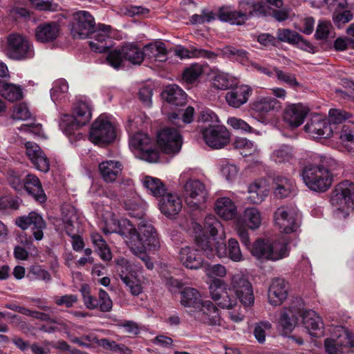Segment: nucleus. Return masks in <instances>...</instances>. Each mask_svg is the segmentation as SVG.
<instances>
[{
  "instance_id": "nucleus-56",
  "label": "nucleus",
  "mask_w": 354,
  "mask_h": 354,
  "mask_svg": "<svg viewBox=\"0 0 354 354\" xmlns=\"http://www.w3.org/2000/svg\"><path fill=\"white\" fill-rule=\"evenodd\" d=\"M194 115V109L192 106H188L183 112L178 111V113L170 114L169 119L172 123L180 127H181V122L191 123L193 120Z\"/></svg>"
},
{
  "instance_id": "nucleus-23",
  "label": "nucleus",
  "mask_w": 354,
  "mask_h": 354,
  "mask_svg": "<svg viewBox=\"0 0 354 354\" xmlns=\"http://www.w3.org/2000/svg\"><path fill=\"white\" fill-rule=\"evenodd\" d=\"M185 202L193 209L198 208L207 198L205 185L198 180H189L185 185Z\"/></svg>"
},
{
  "instance_id": "nucleus-48",
  "label": "nucleus",
  "mask_w": 354,
  "mask_h": 354,
  "mask_svg": "<svg viewBox=\"0 0 354 354\" xmlns=\"http://www.w3.org/2000/svg\"><path fill=\"white\" fill-rule=\"evenodd\" d=\"M180 304L185 307H192L196 310L200 307L205 301L201 299L200 292L194 288H185L180 292Z\"/></svg>"
},
{
  "instance_id": "nucleus-63",
  "label": "nucleus",
  "mask_w": 354,
  "mask_h": 354,
  "mask_svg": "<svg viewBox=\"0 0 354 354\" xmlns=\"http://www.w3.org/2000/svg\"><path fill=\"white\" fill-rule=\"evenodd\" d=\"M118 327L123 328L125 333L132 335H138L140 333L141 326L137 322L132 320H124L118 323Z\"/></svg>"
},
{
  "instance_id": "nucleus-17",
  "label": "nucleus",
  "mask_w": 354,
  "mask_h": 354,
  "mask_svg": "<svg viewBox=\"0 0 354 354\" xmlns=\"http://www.w3.org/2000/svg\"><path fill=\"white\" fill-rule=\"evenodd\" d=\"M299 212L292 205H283L274 212V222L277 227L283 233L290 234L298 227Z\"/></svg>"
},
{
  "instance_id": "nucleus-39",
  "label": "nucleus",
  "mask_w": 354,
  "mask_h": 354,
  "mask_svg": "<svg viewBox=\"0 0 354 354\" xmlns=\"http://www.w3.org/2000/svg\"><path fill=\"white\" fill-rule=\"evenodd\" d=\"M176 56L180 59L189 58H207L208 59H214L216 58V54L212 51L207 50L203 48L191 46L189 48H186L183 46H177L174 49Z\"/></svg>"
},
{
  "instance_id": "nucleus-33",
  "label": "nucleus",
  "mask_w": 354,
  "mask_h": 354,
  "mask_svg": "<svg viewBox=\"0 0 354 354\" xmlns=\"http://www.w3.org/2000/svg\"><path fill=\"white\" fill-rule=\"evenodd\" d=\"M214 209L215 213L224 221L234 219L238 213L235 202L228 196L218 197L215 201Z\"/></svg>"
},
{
  "instance_id": "nucleus-59",
  "label": "nucleus",
  "mask_w": 354,
  "mask_h": 354,
  "mask_svg": "<svg viewBox=\"0 0 354 354\" xmlns=\"http://www.w3.org/2000/svg\"><path fill=\"white\" fill-rule=\"evenodd\" d=\"M28 277L32 280H43L47 282L51 279L50 273L40 266H31Z\"/></svg>"
},
{
  "instance_id": "nucleus-4",
  "label": "nucleus",
  "mask_w": 354,
  "mask_h": 354,
  "mask_svg": "<svg viewBox=\"0 0 354 354\" xmlns=\"http://www.w3.org/2000/svg\"><path fill=\"white\" fill-rule=\"evenodd\" d=\"M304 303L301 298H293L288 306L281 310L278 321L279 326L284 333H290L296 326L299 317L302 316L304 326L311 336H323L324 327L322 318L313 310L304 312Z\"/></svg>"
},
{
  "instance_id": "nucleus-30",
  "label": "nucleus",
  "mask_w": 354,
  "mask_h": 354,
  "mask_svg": "<svg viewBox=\"0 0 354 354\" xmlns=\"http://www.w3.org/2000/svg\"><path fill=\"white\" fill-rule=\"evenodd\" d=\"M252 93V89L250 86L241 84L227 92L225 98L230 107L238 109L247 103Z\"/></svg>"
},
{
  "instance_id": "nucleus-40",
  "label": "nucleus",
  "mask_w": 354,
  "mask_h": 354,
  "mask_svg": "<svg viewBox=\"0 0 354 354\" xmlns=\"http://www.w3.org/2000/svg\"><path fill=\"white\" fill-rule=\"evenodd\" d=\"M128 187V192L130 198L124 199L123 203L124 208L129 211V214L133 217L140 216L142 214V211L138 204V198L135 192L134 183L130 178H127L123 181Z\"/></svg>"
},
{
  "instance_id": "nucleus-49",
  "label": "nucleus",
  "mask_w": 354,
  "mask_h": 354,
  "mask_svg": "<svg viewBox=\"0 0 354 354\" xmlns=\"http://www.w3.org/2000/svg\"><path fill=\"white\" fill-rule=\"evenodd\" d=\"M236 83L235 77L227 73L216 70L213 72L212 84L214 88L227 90Z\"/></svg>"
},
{
  "instance_id": "nucleus-53",
  "label": "nucleus",
  "mask_w": 354,
  "mask_h": 354,
  "mask_svg": "<svg viewBox=\"0 0 354 354\" xmlns=\"http://www.w3.org/2000/svg\"><path fill=\"white\" fill-rule=\"evenodd\" d=\"M91 238L100 258L103 261H109L112 259V254L102 236L97 232H93Z\"/></svg>"
},
{
  "instance_id": "nucleus-36",
  "label": "nucleus",
  "mask_w": 354,
  "mask_h": 354,
  "mask_svg": "<svg viewBox=\"0 0 354 354\" xmlns=\"http://www.w3.org/2000/svg\"><path fill=\"white\" fill-rule=\"evenodd\" d=\"M295 156V151L292 146L279 144L273 147L270 153V160L275 164L281 165L290 162Z\"/></svg>"
},
{
  "instance_id": "nucleus-10",
  "label": "nucleus",
  "mask_w": 354,
  "mask_h": 354,
  "mask_svg": "<svg viewBox=\"0 0 354 354\" xmlns=\"http://www.w3.org/2000/svg\"><path fill=\"white\" fill-rule=\"evenodd\" d=\"M330 203L333 216L338 218H346L354 209V183L348 180L339 183L335 188Z\"/></svg>"
},
{
  "instance_id": "nucleus-45",
  "label": "nucleus",
  "mask_w": 354,
  "mask_h": 354,
  "mask_svg": "<svg viewBox=\"0 0 354 354\" xmlns=\"http://www.w3.org/2000/svg\"><path fill=\"white\" fill-rule=\"evenodd\" d=\"M145 57L159 62H164L167 59V49L163 42L156 41L150 43L143 48Z\"/></svg>"
},
{
  "instance_id": "nucleus-47",
  "label": "nucleus",
  "mask_w": 354,
  "mask_h": 354,
  "mask_svg": "<svg viewBox=\"0 0 354 354\" xmlns=\"http://www.w3.org/2000/svg\"><path fill=\"white\" fill-rule=\"evenodd\" d=\"M0 95L6 100L14 102L23 97V91L19 85L0 81Z\"/></svg>"
},
{
  "instance_id": "nucleus-6",
  "label": "nucleus",
  "mask_w": 354,
  "mask_h": 354,
  "mask_svg": "<svg viewBox=\"0 0 354 354\" xmlns=\"http://www.w3.org/2000/svg\"><path fill=\"white\" fill-rule=\"evenodd\" d=\"M93 104L85 96L76 99L72 106L71 114H63L59 122L60 130L73 144L84 138L83 133L77 132L80 127L88 124L92 118Z\"/></svg>"
},
{
  "instance_id": "nucleus-44",
  "label": "nucleus",
  "mask_w": 354,
  "mask_h": 354,
  "mask_svg": "<svg viewBox=\"0 0 354 354\" xmlns=\"http://www.w3.org/2000/svg\"><path fill=\"white\" fill-rule=\"evenodd\" d=\"M162 97L168 103L181 106L185 102L186 93L176 84L167 86L162 93Z\"/></svg>"
},
{
  "instance_id": "nucleus-54",
  "label": "nucleus",
  "mask_w": 354,
  "mask_h": 354,
  "mask_svg": "<svg viewBox=\"0 0 354 354\" xmlns=\"http://www.w3.org/2000/svg\"><path fill=\"white\" fill-rule=\"evenodd\" d=\"M234 149L239 150L243 156L256 155L259 149L251 140L245 138H236L233 143Z\"/></svg>"
},
{
  "instance_id": "nucleus-41",
  "label": "nucleus",
  "mask_w": 354,
  "mask_h": 354,
  "mask_svg": "<svg viewBox=\"0 0 354 354\" xmlns=\"http://www.w3.org/2000/svg\"><path fill=\"white\" fill-rule=\"evenodd\" d=\"M24 189L34 197V198L40 202L44 203L46 201V196L42 188L39 178L32 174L26 176L24 180Z\"/></svg>"
},
{
  "instance_id": "nucleus-52",
  "label": "nucleus",
  "mask_w": 354,
  "mask_h": 354,
  "mask_svg": "<svg viewBox=\"0 0 354 354\" xmlns=\"http://www.w3.org/2000/svg\"><path fill=\"white\" fill-rule=\"evenodd\" d=\"M68 85L67 82L64 79H59L53 84L50 90V97L52 100L57 104L68 97Z\"/></svg>"
},
{
  "instance_id": "nucleus-12",
  "label": "nucleus",
  "mask_w": 354,
  "mask_h": 354,
  "mask_svg": "<svg viewBox=\"0 0 354 354\" xmlns=\"http://www.w3.org/2000/svg\"><path fill=\"white\" fill-rule=\"evenodd\" d=\"M192 229L196 242L198 235H200L201 239L207 238L212 246H215L216 242L225 241L226 239L223 225L215 216L212 214L205 217L203 227L199 223H194Z\"/></svg>"
},
{
  "instance_id": "nucleus-7",
  "label": "nucleus",
  "mask_w": 354,
  "mask_h": 354,
  "mask_svg": "<svg viewBox=\"0 0 354 354\" xmlns=\"http://www.w3.org/2000/svg\"><path fill=\"white\" fill-rule=\"evenodd\" d=\"M196 245L208 259H214L216 256L219 259L228 258L233 262L244 261L243 254L241 250L238 241L230 238L226 244L224 241H218L212 246L207 238L201 239L197 236Z\"/></svg>"
},
{
  "instance_id": "nucleus-16",
  "label": "nucleus",
  "mask_w": 354,
  "mask_h": 354,
  "mask_svg": "<svg viewBox=\"0 0 354 354\" xmlns=\"http://www.w3.org/2000/svg\"><path fill=\"white\" fill-rule=\"evenodd\" d=\"M143 50L132 44L124 46L121 50H114L111 51L106 57L108 64L115 69H118L124 60L132 64L139 65L144 59Z\"/></svg>"
},
{
  "instance_id": "nucleus-1",
  "label": "nucleus",
  "mask_w": 354,
  "mask_h": 354,
  "mask_svg": "<svg viewBox=\"0 0 354 354\" xmlns=\"http://www.w3.org/2000/svg\"><path fill=\"white\" fill-rule=\"evenodd\" d=\"M97 214L102 216L100 227L106 234L118 233L124 237V241L135 255L144 252L157 250L160 246L158 234L153 225L146 221H142L138 225L139 232L127 219L117 221L111 212L105 214L97 209Z\"/></svg>"
},
{
  "instance_id": "nucleus-34",
  "label": "nucleus",
  "mask_w": 354,
  "mask_h": 354,
  "mask_svg": "<svg viewBox=\"0 0 354 354\" xmlns=\"http://www.w3.org/2000/svg\"><path fill=\"white\" fill-rule=\"evenodd\" d=\"M102 178L106 183H113L122 174L123 165L116 160H106L99 164Z\"/></svg>"
},
{
  "instance_id": "nucleus-13",
  "label": "nucleus",
  "mask_w": 354,
  "mask_h": 354,
  "mask_svg": "<svg viewBox=\"0 0 354 354\" xmlns=\"http://www.w3.org/2000/svg\"><path fill=\"white\" fill-rule=\"evenodd\" d=\"M116 137L115 127L111 117L101 114L91 125L89 139L96 145H107L113 142Z\"/></svg>"
},
{
  "instance_id": "nucleus-11",
  "label": "nucleus",
  "mask_w": 354,
  "mask_h": 354,
  "mask_svg": "<svg viewBox=\"0 0 354 354\" xmlns=\"http://www.w3.org/2000/svg\"><path fill=\"white\" fill-rule=\"evenodd\" d=\"M53 225L57 231H65L72 239L73 249L81 251L84 245L83 239L78 235L80 222L75 209L73 207L63 209L62 218L56 219Z\"/></svg>"
},
{
  "instance_id": "nucleus-32",
  "label": "nucleus",
  "mask_w": 354,
  "mask_h": 354,
  "mask_svg": "<svg viewBox=\"0 0 354 354\" xmlns=\"http://www.w3.org/2000/svg\"><path fill=\"white\" fill-rule=\"evenodd\" d=\"M250 108L254 112L265 115L281 108L280 102L270 95H259L250 103Z\"/></svg>"
},
{
  "instance_id": "nucleus-27",
  "label": "nucleus",
  "mask_w": 354,
  "mask_h": 354,
  "mask_svg": "<svg viewBox=\"0 0 354 354\" xmlns=\"http://www.w3.org/2000/svg\"><path fill=\"white\" fill-rule=\"evenodd\" d=\"M308 112V106L302 104H290L284 110L283 119L291 128H297L304 123Z\"/></svg>"
},
{
  "instance_id": "nucleus-55",
  "label": "nucleus",
  "mask_w": 354,
  "mask_h": 354,
  "mask_svg": "<svg viewBox=\"0 0 354 354\" xmlns=\"http://www.w3.org/2000/svg\"><path fill=\"white\" fill-rule=\"evenodd\" d=\"M218 168L223 177L227 181H234L239 176V169L234 163L228 160H219Z\"/></svg>"
},
{
  "instance_id": "nucleus-8",
  "label": "nucleus",
  "mask_w": 354,
  "mask_h": 354,
  "mask_svg": "<svg viewBox=\"0 0 354 354\" xmlns=\"http://www.w3.org/2000/svg\"><path fill=\"white\" fill-rule=\"evenodd\" d=\"M288 238L284 236L274 240L258 239L249 250L257 259L276 261L288 256Z\"/></svg>"
},
{
  "instance_id": "nucleus-9",
  "label": "nucleus",
  "mask_w": 354,
  "mask_h": 354,
  "mask_svg": "<svg viewBox=\"0 0 354 354\" xmlns=\"http://www.w3.org/2000/svg\"><path fill=\"white\" fill-rule=\"evenodd\" d=\"M264 4L254 0H240L239 10H232L230 6H223L218 10V18L222 21L234 25H242L252 17L265 15Z\"/></svg>"
},
{
  "instance_id": "nucleus-60",
  "label": "nucleus",
  "mask_w": 354,
  "mask_h": 354,
  "mask_svg": "<svg viewBox=\"0 0 354 354\" xmlns=\"http://www.w3.org/2000/svg\"><path fill=\"white\" fill-rule=\"evenodd\" d=\"M274 71L279 81L288 84L292 88H297L300 86L294 74L284 72L278 68H274Z\"/></svg>"
},
{
  "instance_id": "nucleus-15",
  "label": "nucleus",
  "mask_w": 354,
  "mask_h": 354,
  "mask_svg": "<svg viewBox=\"0 0 354 354\" xmlns=\"http://www.w3.org/2000/svg\"><path fill=\"white\" fill-rule=\"evenodd\" d=\"M117 272L133 295L138 296L142 292L145 283L144 278L138 276L129 261L124 258L118 259Z\"/></svg>"
},
{
  "instance_id": "nucleus-51",
  "label": "nucleus",
  "mask_w": 354,
  "mask_h": 354,
  "mask_svg": "<svg viewBox=\"0 0 354 354\" xmlns=\"http://www.w3.org/2000/svg\"><path fill=\"white\" fill-rule=\"evenodd\" d=\"M339 138L346 149L354 153V122L348 120L341 130Z\"/></svg>"
},
{
  "instance_id": "nucleus-28",
  "label": "nucleus",
  "mask_w": 354,
  "mask_h": 354,
  "mask_svg": "<svg viewBox=\"0 0 354 354\" xmlns=\"http://www.w3.org/2000/svg\"><path fill=\"white\" fill-rule=\"evenodd\" d=\"M289 292V284L283 279H274L268 288V302L272 306H280L287 299Z\"/></svg>"
},
{
  "instance_id": "nucleus-50",
  "label": "nucleus",
  "mask_w": 354,
  "mask_h": 354,
  "mask_svg": "<svg viewBox=\"0 0 354 354\" xmlns=\"http://www.w3.org/2000/svg\"><path fill=\"white\" fill-rule=\"evenodd\" d=\"M205 66L199 63H194L185 68L183 72V80L189 84L196 83L205 71Z\"/></svg>"
},
{
  "instance_id": "nucleus-2",
  "label": "nucleus",
  "mask_w": 354,
  "mask_h": 354,
  "mask_svg": "<svg viewBox=\"0 0 354 354\" xmlns=\"http://www.w3.org/2000/svg\"><path fill=\"white\" fill-rule=\"evenodd\" d=\"M231 288L227 289V285L222 279H215L209 286L212 299L222 308H232L237 304V299L245 306L254 304V297L250 282L241 272L232 275Z\"/></svg>"
},
{
  "instance_id": "nucleus-18",
  "label": "nucleus",
  "mask_w": 354,
  "mask_h": 354,
  "mask_svg": "<svg viewBox=\"0 0 354 354\" xmlns=\"http://www.w3.org/2000/svg\"><path fill=\"white\" fill-rule=\"evenodd\" d=\"M200 131L205 144L212 149L223 148L230 142V132L223 125L209 124L202 127Z\"/></svg>"
},
{
  "instance_id": "nucleus-64",
  "label": "nucleus",
  "mask_w": 354,
  "mask_h": 354,
  "mask_svg": "<svg viewBox=\"0 0 354 354\" xmlns=\"http://www.w3.org/2000/svg\"><path fill=\"white\" fill-rule=\"evenodd\" d=\"M353 14L350 10H344L333 13V21L334 24L340 27L353 19Z\"/></svg>"
},
{
  "instance_id": "nucleus-57",
  "label": "nucleus",
  "mask_w": 354,
  "mask_h": 354,
  "mask_svg": "<svg viewBox=\"0 0 354 354\" xmlns=\"http://www.w3.org/2000/svg\"><path fill=\"white\" fill-rule=\"evenodd\" d=\"M204 272L206 276L212 279V283L218 277H224L227 274L225 267L221 264L209 265L204 266Z\"/></svg>"
},
{
  "instance_id": "nucleus-61",
  "label": "nucleus",
  "mask_w": 354,
  "mask_h": 354,
  "mask_svg": "<svg viewBox=\"0 0 354 354\" xmlns=\"http://www.w3.org/2000/svg\"><path fill=\"white\" fill-rule=\"evenodd\" d=\"M215 17V14L212 11L203 10L201 14H195L191 16L189 21L192 24H203L214 21Z\"/></svg>"
},
{
  "instance_id": "nucleus-31",
  "label": "nucleus",
  "mask_w": 354,
  "mask_h": 354,
  "mask_svg": "<svg viewBox=\"0 0 354 354\" xmlns=\"http://www.w3.org/2000/svg\"><path fill=\"white\" fill-rule=\"evenodd\" d=\"M179 260L185 268L190 270H198L203 267L205 263L200 252L190 246H185L180 249Z\"/></svg>"
},
{
  "instance_id": "nucleus-19",
  "label": "nucleus",
  "mask_w": 354,
  "mask_h": 354,
  "mask_svg": "<svg viewBox=\"0 0 354 354\" xmlns=\"http://www.w3.org/2000/svg\"><path fill=\"white\" fill-rule=\"evenodd\" d=\"M8 55L14 59L32 58L35 50L27 38L19 34H11L8 37Z\"/></svg>"
},
{
  "instance_id": "nucleus-22",
  "label": "nucleus",
  "mask_w": 354,
  "mask_h": 354,
  "mask_svg": "<svg viewBox=\"0 0 354 354\" xmlns=\"http://www.w3.org/2000/svg\"><path fill=\"white\" fill-rule=\"evenodd\" d=\"M157 143L164 153L176 154L181 149L183 140L178 130L167 127L158 132Z\"/></svg>"
},
{
  "instance_id": "nucleus-14",
  "label": "nucleus",
  "mask_w": 354,
  "mask_h": 354,
  "mask_svg": "<svg viewBox=\"0 0 354 354\" xmlns=\"http://www.w3.org/2000/svg\"><path fill=\"white\" fill-rule=\"evenodd\" d=\"M129 147L138 158L149 162H156L159 159V153L152 149L151 139L146 133L138 132L130 136Z\"/></svg>"
},
{
  "instance_id": "nucleus-25",
  "label": "nucleus",
  "mask_w": 354,
  "mask_h": 354,
  "mask_svg": "<svg viewBox=\"0 0 354 354\" xmlns=\"http://www.w3.org/2000/svg\"><path fill=\"white\" fill-rule=\"evenodd\" d=\"M305 131L313 138H326L333 133V127L326 118L319 115H313L304 126Z\"/></svg>"
},
{
  "instance_id": "nucleus-20",
  "label": "nucleus",
  "mask_w": 354,
  "mask_h": 354,
  "mask_svg": "<svg viewBox=\"0 0 354 354\" xmlns=\"http://www.w3.org/2000/svg\"><path fill=\"white\" fill-rule=\"evenodd\" d=\"M194 319L209 326L216 328H227L221 317L219 310L210 301H205L202 305L193 312Z\"/></svg>"
},
{
  "instance_id": "nucleus-43",
  "label": "nucleus",
  "mask_w": 354,
  "mask_h": 354,
  "mask_svg": "<svg viewBox=\"0 0 354 354\" xmlns=\"http://www.w3.org/2000/svg\"><path fill=\"white\" fill-rule=\"evenodd\" d=\"M270 189L265 180H259L251 184L248 187V201L254 204L261 203L268 195Z\"/></svg>"
},
{
  "instance_id": "nucleus-37",
  "label": "nucleus",
  "mask_w": 354,
  "mask_h": 354,
  "mask_svg": "<svg viewBox=\"0 0 354 354\" xmlns=\"http://www.w3.org/2000/svg\"><path fill=\"white\" fill-rule=\"evenodd\" d=\"M272 190L277 198H285L295 192V183L292 180L284 176H277L273 178Z\"/></svg>"
},
{
  "instance_id": "nucleus-38",
  "label": "nucleus",
  "mask_w": 354,
  "mask_h": 354,
  "mask_svg": "<svg viewBox=\"0 0 354 354\" xmlns=\"http://www.w3.org/2000/svg\"><path fill=\"white\" fill-rule=\"evenodd\" d=\"M277 39L279 41L296 45L306 51H310L313 48L311 44L304 39L299 34L289 29H279L277 32Z\"/></svg>"
},
{
  "instance_id": "nucleus-42",
  "label": "nucleus",
  "mask_w": 354,
  "mask_h": 354,
  "mask_svg": "<svg viewBox=\"0 0 354 354\" xmlns=\"http://www.w3.org/2000/svg\"><path fill=\"white\" fill-rule=\"evenodd\" d=\"M35 34V38L39 42H50L57 37L59 26L55 22L42 24L37 27Z\"/></svg>"
},
{
  "instance_id": "nucleus-5",
  "label": "nucleus",
  "mask_w": 354,
  "mask_h": 354,
  "mask_svg": "<svg viewBox=\"0 0 354 354\" xmlns=\"http://www.w3.org/2000/svg\"><path fill=\"white\" fill-rule=\"evenodd\" d=\"M307 162L302 168L300 176L306 186L312 191L324 192L331 185L333 177L328 167L334 160L326 155L310 152Z\"/></svg>"
},
{
  "instance_id": "nucleus-58",
  "label": "nucleus",
  "mask_w": 354,
  "mask_h": 354,
  "mask_svg": "<svg viewBox=\"0 0 354 354\" xmlns=\"http://www.w3.org/2000/svg\"><path fill=\"white\" fill-rule=\"evenodd\" d=\"M227 123L235 130H240L245 133H254L259 134V131L253 129L245 121L236 117H230L227 119Z\"/></svg>"
},
{
  "instance_id": "nucleus-29",
  "label": "nucleus",
  "mask_w": 354,
  "mask_h": 354,
  "mask_svg": "<svg viewBox=\"0 0 354 354\" xmlns=\"http://www.w3.org/2000/svg\"><path fill=\"white\" fill-rule=\"evenodd\" d=\"M26 153L35 167L42 172H47L50 169L49 160L39 145L32 142L25 144Z\"/></svg>"
},
{
  "instance_id": "nucleus-26",
  "label": "nucleus",
  "mask_w": 354,
  "mask_h": 354,
  "mask_svg": "<svg viewBox=\"0 0 354 354\" xmlns=\"http://www.w3.org/2000/svg\"><path fill=\"white\" fill-rule=\"evenodd\" d=\"M158 209L169 219H174L182 209L183 202L179 195L174 192H165L158 200Z\"/></svg>"
},
{
  "instance_id": "nucleus-24",
  "label": "nucleus",
  "mask_w": 354,
  "mask_h": 354,
  "mask_svg": "<svg viewBox=\"0 0 354 354\" xmlns=\"http://www.w3.org/2000/svg\"><path fill=\"white\" fill-rule=\"evenodd\" d=\"M15 224L22 230L30 228L36 241H41L44 238V230L46 224L41 215L36 212H31L28 215L17 218Z\"/></svg>"
},
{
  "instance_id": "nucleus-21",
  "label": "nucleus",
  "mask_w": 354,
  "mask_h": 354,
  "mask_svg": "<svg viewBox=\"0 0 354 354\" xmlns=\"http://www.w3.org/2000/svg\"><path fill=\"white\" fill-rule=\"evenodd\" d=\"M351 346V336L342 326H336L331 337L324 341L327 354H344Z\"/></svg>"
},
{
  "instance_id": "nucleus-35",
  "label": "nucleus",
  "mask_w": 354,
  "mask_h": 354,
  "mask_svg": "<svg viewBox=\"0 0 354 354\" xmlns=\"http://www.w3.org/2000/svg\"><path fill=\"white\" fill-rule=\"evenodd\" d=\"M262 219V214L259 209L254 207H246L243 214L236 221V225H245L254 230L261 226Z\"/></svg>"
},
{
  "instance_id": "nucleus-3",
  "label": "nucleus",
  "mask_w": 354,
  "mask_h": 354,
  "mask_svg": "<svg viewBox=\"0 0 354 354\" xmlns=\"http://www.w3.org/2000/svg\"><path fill=\"white\" fill-rule=\"evenodd\" d=\"M94 18L87 11L80 10L73 14L71 32L74 38L89 37V46L94 52L103 53L111 48L113 42L111 37V26L100 24L93 30Z\"/></svg>"
},
{
  "instance_id": "nucleus-46",
  "label": "nucleus",
  "mask_w": 354,
  "mask_h": 354,
  "mask_svg": "<svg viewBox=\"0 0 354 354\" xmlns=\"http://www.w3.org/2000/svg\"><path fill=\"white\" fill-rule=\"evenodd\" d=\"M140 181L147 192L156 198H160L166 192L165 185L158 178L143 176H141Z\"/></svg>"
},
{
  "instance_id": "nucleus-62",
  "label": "nucleus",
  "mask_w": 354,
  "mask_h": 354,
  "mask_svg": "<svg viewBox=\"0 0 354 354\" xmlns=\"http://www.w3.org/2000/svg\"><path fill=\"white\" fill-rule=\"evenodd\" d=\"M351 118V114L340 109H330L328 121L330 124H340Z\"/></svg>"
}]
</instances>
